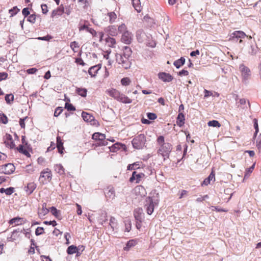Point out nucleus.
Returning <instances> with one entry per match:
<instances>
[{"label":"nucleus","mask_w":261,"mask_h":261,"mask_svg":"<svg viewBox=\"0 0 261 261\" xmlns=\"http://www.w3.org/2000/svg\"><path fill=\"white\" fill-rule=\"evenodd\" d=\"M82 116L84 121L87 122H91L94 119L93 116L85 112H82Z\"/></svg>","instance_id":"b1692460"},{"label":"nucleus","mask_w":261,"mask_h":261,"mask_svg":"<svg viewBox=\"0 0 261 261\" xmlns=\"http://www.w3.org/2000/svg\"><path fill=\"white\" fill-rule=\"evenodd\" d=\"M132 4L135 9L140 12L141 11V6L140 0H132Z\"/></svg>","instance_id":"393cba45"},{"label":"nucleus","mask_w":261,"mask_h":261,"mask_svg":"<svg viewBox=\"0 0 261 261\" xmlns=\"http://www.w3.org/2000/svg\"><path fill=\"white\" fill-rule=\"evenodd\" d=\"M76 93L82 97H86L87 95V90L85 88H77L76 90Z\"/></svg>","instance_id":"473e14b6"},{"label":"nucleus","mask_w":261,"mask_h":261,"mask_svg":"<svg viewBox=\"0 0 261 261\" xmlns=\"http://www.w3.org/2000/svg\"><path fill=\"white\" fill-rule=\"evenodd\" d=\"M207 124L209 126H213V127H220V124L217 120H212L210 121Z\"/></svg>","instance_id":"ea45409f"},{"label":"nucleus","mask_w":261,"mask_h":261,"mask_svg":"<svg viewBox=\"0 0 261 261\" xmlns=\"http://www.w3.org/2000/svg\"><path fill=\"white\" fill-rule=\"evenodd\" d=\"M19 11V9L16 6L14 7L12 9L9 10V12L11 16H13Z\"/></svg>","instance_id":"37998d69"},{"label":"nucleus","mask_w":261,"mask_h":261,"mask_svg":"<svg viewBox=\"0 0 261 261\" xmlns=\"http://www.w3.org/2000/svg\"><path fill=\"white\" fill-rule=\"evenodd\" d=\"M254 167L255 164H253L250 167L246 169L244 175V178H248L250 176V174L252 172Z\"/></svg>","instance_id":"72a5a7b5"},{"label":"nucleus","mask_w":261,"mask_h":261,"mask_svg":"<svg viewBox=\"0 0 261 261\" xmlns=\"http://www.w3.org/2000/svg\"><path fill=\"white\" fill-rule=\"evenodd\" d=\"M215 173H214V172L212 171V172L211 173V174L209 175V176L203 180L201 185L202 186H207L208 184H210L211 181H212V180L215 181Z\"/></svg>","instance_id":"dca6fc26"},{"label":"nucleus","mask_w":261,"mask_h":261,"mask_svg":"<svg viewBox=\"0 0 261 261\" xmlns=\"http://www.w3.org/2000/svg\"><path fill=\"white\" fill-rule=\"evenodd\" d=\"M118 101L124 103H130L132 102V99L123 94H121Z\"/></svg>","instance_id":"c85d7f7f"},{"label":"nucleus","mask_w":261,"mask_h":261,"mask_svg":"<svg viewBox=\"0 0 261 261\" xmlns=\"http://www.w3.org/2000/svg\"><path fill=\"white\" fill-rule=\"evenodd\" d=\"M105 31L112 36H116L118 35V30L115 25H110L106 28Z\"/></svg>","instance_id":"4468645a"},{"label":"nucleus","mask_w":261,"mask_h":261,"mask_svg":"<svg viewBox=\"0 0 261 261\" xmlns=\"http://www.w3.org/2000/svg\"><path fill=\"white\" fill-rule=\"evenodd\" d=\"M146 141L145 135L144 134H140L133 139L132 144L135 148L140 149L144 146Z\"/></svg>","instance_id":"f03ea898"},{"label":"nucleus","mask_w":261,"mask_h":261,"mask_svg":"<svg viewBox=\"0 0 261 261\" xmlns=\"http://www.w3.org/2000/svg\"><path fill=\"white\" fill-rule=\"evenodd\" d=\"M137 38L139 42H142L145 41L146 39L148 40V42H146V44L147 45L151 46L152 47H154L155 46V43L153 41L150 42L149 39L151 38V35H146L145 33H144L142 30H139L137 32Z\"/></svg>","instance_id":"39448f33"},{"label":"nucleus","mask_w":261,"mask_h":261,"mask_svg":"<svg viewBox=\"0 0 261 261\" xmlns=\"http://www.w3.org/2000/svg\"><path fill=\"white\" fill-rule=\"evenodd\" d=\"M251 50L249 51V53L251 55H255L257 51V48H255L252 46H250Z\"/></svg>","instance_id":"e2e57ef3"},{"label":"nucleus","mask_w":261,"mask_h":261,"mask_svg":"<svg viewBox=\"0 0 261 261\" xmlns=\"http://www.w3.org/2000/svg\"><path fill=\"white\" fill-rule=\"evenodd\" d=\"M108 16L109 17V22L111 23H113L117 18V15L114 12L108 13Z\"/></svg>","instance_id":"7c9ffc66"},{"label":"nucleus","mask_w":261,"mask_h":261,"mask_svg":"<svg viewBox=\"0 0 261 261\" xmlns=\"http://www.w3.org/2000/svg\"><path fill=\"white\" fill-rule=\"evenodd\" d=\"M139 167H139V163L136 162V163H134L133 164L128 165V166H127V170H135L136 169L139 168Z\"/></svg>","instance_id":"a19ab883"},{"label":"nucleus","mask_w":261,"mask_h":261,"mask_svg":"<svg viewBox=\"0 0 261 261\" xmlns=\"http://www.w3.org/2000/svg\"><path fill=\"white\" fill-rule=\"evenodd\" d=\"M106 93L110 96L113 97L114 99L118 101L119 100L122 94L118 90L113 88L107 90L106 91Z\"/></svg>","instance_id":"9b49d317"},{"label":"nucleus","mask_w":261,"mask_h":261,"mask_svg":"<svg viewBox=\"0 0 261 261\" xmlns=\"http://www.w3.org/2000/svg\"><path fill=\"white\" fill-rule=\"evenodd\" d=\"M135 241L134 240H130V241H129L127 244H126V246L125 247V249L126 250V248H130L133 246H134L135 245Z\"/></svg>","instance_id":"052dcab7"},{"label":"nucleus","mask_w":261,"mask_h":261,"mask_svg":"<svg viewBox=\"0 0 261 261\" xmlns=\"http://www.w3.org/2000/svg\"><path fill=\"white\" fill-rule=\"evenodd\" d=\"M15 168L11 163L6 164L3 165L0 169V172L5 174H11L15 171Z\"/></svg>","instance_id":"1a4fd4ad"},{"label":"nucleus","mask_w":261,"mask_h":261,"mask_svg":"<svg viewBox=\"0 0 261 261\" xmlns=\"http://www.w3.org/2000/svg\"><path fill=\"white\" fill-rule=\"evenodd\" d=\"M65 108L68 111H74L75 110V107L71 103H66Z\"/></svg>","instance_id":"8fccbe9b"},{"label":"nucleus","mask_w":261,"mask_h":261,"mask_svg":"<svg viewBox=\"0 0 261 261\" xmlns=\"http://www.w3.org/2000/svg\"><path fill=\"white\" fill-rule=\"evenodd\" d=\"M143 214V210L141 208H138L134 211V217L135 219L141 222L142 218V214Z\"/></svg>","instance_id":"a211bd4d"},{"label":"nucleus","mask_w":261,"mask_h":261,"mask_svg":"<svg viewBox=\"0 0 261 261\" xmlns=\"http://www.w3.org/2000/svg\"><path fill=\"white\" fill-rule=\"evenodd\" d=\"M158 200H155L152 197H148L146 198L145 207L148 215H150L152 214L154 207L158 205Z\"/></svg>","instance_id":"7ed1b4c3"},{"label":"nucleus","mask_w":261,"mask_h":261,"mask_svg":"<svg viewBox=\"0 0 261 261\" xmlns=\"http://www.w3.org/2000/svg\"><path fill=\"white\" fill-rule=\"evenodd\" d=\"M36 184L34 182H30L25 187V190L28 194H31L36 189Z\"/></svg>","instance_id":"aec40b11"},{"label":"nucleus","mask_w":261,"mask_h":261,"mask_svg":"<svg viewBox=\"0 0 261 261\" xmlns=\"http://www.w3.org/2000/svg\"><path fill=\"white\" fill-rule=\"evenodd\" d=\"M50 212L57 218H59L60 215V211H58L55 207L52 206L50 208Z\"/></svg>","instance_id":"f704fd0d"},{"label":"nucleus","mask_w":261,"mask_h":261,"mask_svg":"<svg viewBox=\"0 0 261 261\" xmlns=\"http://www.w3.org/2000/svg\"><path fill=\"white\" fill-rule=\"evenodd\" d=\"M70 46L73 50H74V48L79 47L78 43L75 41L71 42Z\"/></svg>","instance_id":"338daca9"},{"label":"nucleus","mask_w":261,"mask_h":261,"mask_svg":"<svg viewBox=\"0 0 261 261\" xmlns=\"http://www.w3.org/2000/svg\"><path fill=\"white\" fill-rule=\"evenodd\" d=\"M253 123H254V127L255 129V133L254 134V137H255L259 131L257 120L255 118L253 119Z\"/></svg>","instance_id":"c03bdc74"},{"label":"nucleus","mask_w":261,"mask_h":261,"mask_svg":"<svg viewBox=\"0 0 261 261\" xmlns=\"http://www.w3.org/2000/svg\"><path fill=\"white\" fill-rule=\"evenodd\" d=\"M51 172L50 170L47 168L45 171H42L40 173L39 180L40 183L45 184L47 181H49L51 179Z\"/></svg>","instance_id":"0eeeda50"},{"label":"nucleus","mask_w":261,"mask_h":261,"mask_svg":"<svg viewBox=\"0 0 261 261\" xmlns=\"http://www.w3.org/2000/svg\"><path fill=\"white\" fill-rule=\"evenodd\" d=\"M236 104L238 107H240L243 109H247L248 106L250 107L249 102L245 98L240 99Z\"/></svg>","instance_id":"2eb2a0df"},{"label":"nucleus","mask_w":261,"mask_h":261,"mask_svg":"<svg viewBox=\"0 0 261 261\" xmlns=\"http://www.w3.org/2000/svg\"><path fill=\"white\" fill-rule=\"evenodd\" d=\"M17 150L20 152L22 153L25 155H27L29 154L28 151L24 149L23 145H19V146L17 148Z\"/></svg>","instance_id":"79ce46f5"},{"label":"nucleus","mask_w":261,"mask_h":261,"mask_svg":"<svg viewBox=\"0 0 261 261\" xmlns=\"http://www.w3.org/2000/svg\"><path fill=\"white\" fill-rule=\"evenodd\" d=\"M131 80L129 77H123L121 80V84L124 86H127L130 85Z\"/></svg>","instance_id":"c9c22d12"},{"label":"nucleus","mask_w":261,"mask_h":261,"mask_svg":"<svg viewBox=\"0 0 261 261\" xmlns=\"http://www.w3.org/2000/svg\"><path fill=\"white\" fill-rule=\"evenodd\" d=\"M52 38V36L48 35L44 37H39L37 38V39L40 40L49 41Z\"/></svg>","instance_id":"3c124183"},{"label":"nucleus","mask_w":261,"mask_h":261,"mask_svg":"<svg viewBox=\"0 0 261 261\" xmlns=\"http://www.w3.org/2000/svg\"><path fill=\"white\" fill-rule=\"evenodd\" d=\"M19 231H17V230H14L13 232H12V233L11 234V236L10 237H8L7 238V240L8 241H14V240H16V237H13L14 235L15 234V233H17V232H18Z\"/></svg>","instance_id":"5fc2aeb1"},{"label":"nucleus","mask_w":261,"mask_h":261,"mask_svg":"<svg viewBox=\"0 0 261 261\" xmlns=\"http://www.w3.org/2000/svg\"><path fill=\"white\" fill-rule=\"evenodd\" d=\"M0 121L4 124H7L8 122V118L4 114H0Z\"/></svg>","instance_id":"09e8293b"},{"label":"nucleus","mask_w":261,"mask_h":261,"mask_svg":"<svg viewBox=\"0 0 261 261\" xmlns=\"http://www.w3.org/2000/svg\"><path fill=\"white\" fill-rule=\"evenodd\" d=\"M77 251V248L74 245L69 246L67 250V252L68 254H73Z\"/></svg>","instance_id":"2f4dec72"},{"label":"nucleus","mask_w":261,"mask_h":261,"mask_svg":"<svg viewBox=\"0 0 261 261\" xmlns=\"http://www.w3.org/2000/svg\"><path fill=\"white\" fill-rule=\"evenodd\" d=\"M185 116L182 113H179L177 117L176 123L179 126H181L184 124Z\"/></svg>","instance_id":"5701e85b"},{"label":"nucleus","mask_w":261,"mask_h":261,"mask_svg":"<svg viewBox=\"0 0 261 261\" xmlns=\"http://www.w3.org/2000/svg\"><path fill=\"white\" fill-rule=\"evenodd\" d=\"M106 41L108 45L111 47H115L116 45V40L114 38L109 37L106 38Z\"/></svg>","instance_id":"bb28decb"},{"label":"nucleus","mask_w":261,"mask_h":261,"mask_svg":"<svg viewBox=\"0 0 261 261\" xmlns=\"http://www.w3.org/2000/svg\"><path fill=\"white\" fill-rule=\"evenodd\" d=\"M49 212L48 208H46V203H43L42 204V207L38 211V215L40 218L43 217L46 215Z\"/></svg>","instance_id":"6ab92c4d"},{"label":"nucleus","mask_w":261,"mask_h":261,"mask_svg":"<svg viewBox=\"0 0 261 261\" xmlns=\"http://www.w3.org/2000/svg\"><path fill=\"white\" fill-rule=\"evenodd\" d=\"M109 224L112 229L114 230L117 225L116 219L113 217H111Z\"/></svg>","instance_id":"e433bc0d"},{"label":"nucleus","mask_w":261,"mask_h":261,"mask_svg":"<svg viewBox=\"0 0 261 261\" xmlns=\"http://www.w3.org/2000/svg\"><path fill=\"white\" fill-rule=\"evenodd\" d=\"M57 147H64L63 143L62 142L61 138L59 136L57 137Z\"/></svg>","instance_id":"864d4df0"},{"label":"nucleus","mask_w":261,"mask_h":261,"mask_svg":"<svg viewBox=\"0 0 261 261\" xmlns=\"http://www.w3.org/2000/svg\"><path fill=\"white\" fill-rule=\"evenodd\" d=\"M100 69V65L93 66L90 67L88 70L89 74L92 76L94 77L96 76L98 71Z\"/></svg>","instance_id":"f3484780"},{"label":"nucleus","mask_w":261,"mask_h":261,"mask_svg":"<svg viewBox=\"0 0 261 261\" xmlns=\"http://www.w3.org/2000/svg\"><path fill=\"white\" fill-rule=\"evenodd\" d=\"M21 218L19 217L14 218L9 221L10 224H15V225H19L21 224Z\"/></svg>","instance_id":"4c0bfd02"},{"label":"nucleus","mask_w":261,"mask_h":261,"mask_svg":"<svg viewBox=\"0 0 261 261\" xmlns=\"http://www.w3.org/2000/svg\"><path fill=\"white\" fill-rule=\"evenodd\" d=\"M147 116L149 119L152 120H154L157 118L156 114L153 113H148L147 114Z\"/></svg>","instance_id":"6e6d98bb"},{"label":"nucleus","mask_w":261,"mask_h":261,"mask_svg":"<svg viewBox=\"0 0 261 261\" xmlns=\"http://www.w3.org/2000/svg\"><path fill=\"white\" fill-rule=\"evenodd\" d=\"M247 35L241 31H237L233 32L230 36L229 40L233 42H237L240 39L245 38Z\"/></svg>","instance_id":"6e6552de"},{"label":"nucleus","mask_w":261,"mask_h":261,"mask_svg":"<svg viewBox=\"0 0 261 261\" xmlns=\"http://www.w3.org/2000/svg\"><path fill=\"white\" fill-rule=\"evenodd\" d=\"M185 62V59L184 57H181L179 59L175 61L173 64L177 68H179L184 64Z\"/></svg>","instance_id":"cd10ccee"},{"label":"nucleus","mask_w":261,"mask_h":261,"mask_svg":"<svg viewBox=\"0 0 261 261\" xmlns=\"http://www.w3.org/2000/svg\"><path fill=\"white\" fill-rule=\"evenodd\" d=\"M239 70L241 73L242 76V81L246 82L251 75V71L249 68L246 66L244 64H241L239 66Z\"/></svg>","instance_id":"423d86ee"},{"label":"nucleus","mask_w":261,"mask_h":261,"mask_svg":"<svg viewBox=\"0 0 261 261\" xmlns=\"http://www.w3.org/2000/svg\"><path fill=\"white\" fill-rule=\"evenodd\" d=\"M64 13V8L62 6H60L56 11L53 12V14L61 15Z\"/></svg>","instance_id":"a18cd8bd"},{"label":"nucleus","mask_w":261,"mask_h":261,"mask_svg":"<svg viewBox=\"0 0 261 261\" xmlns=\"http://www.w3.org/2000/svg\"><path fill=\"white\" fill-rule=\"evenodd\" d=\"M125 231L129 232L131 229V223L130 221H128L125 223Z\"/></svg>","instance_id":"4d7b16f0"},{"label":"nucleus","mask_w":261,"mask_h":261,"mask_svg":"<svg viewBox=\"0 0 261 261\" xmlns=\"http://www.w3.org/2000/svg\"><path fill=\"white\" fill-rule=\"evenodd\" d=\"M43 232H44V229L42 227H38L36 228V231H35V234L37 236L42 234L43 233Z\"/></svg>","instance_id":"603ef678"},{"label":"nucleus","mask_w":261,"mask_h":261,"mask_svg":"<svg viewBox=\"0 0 261 261\" xmlns=\"http://www.w3.org/2000/svg\"><path fill=\"white\" fill-rule=\"evenodd\" d=\"M14 99V96L10 94H7L5 96V100L6 101L7 103H10L11 101H12Z\"/></svg>","instance_id":"49530a36"},{"label":"nucleus","mask_w":261,"mask_h":261,"mask_svg":"<svg viewBox=\"0 0 261 261\" xmlns=\"http://www.w3.org/2000/svg\"><path fill=\"white\" fill-rule=\"evenodd\" d=\"M158 77L164 82H171L173 79L172 76L170 74L166 72L159 73L158 74Z\"/></svg>","instance_id":"ddd939ff"},{"label":"nucleus","mask_w":261,"mask_h":261,"mask_svg":"<svg viewBox=\"0 0 261 261\" xmlns=\"http://www.w3.org/2000/svg\"><path fill=\"white\" fill-rule=\"evenodd\" d=\"M172 150L171 145L169 143H163L159 148L158 153L161 155L164 159L168 158Z\"/></svg>","instance_id":"20e7f679"},{"label":"nucleus","mask_w":261,"mask_h":261,"mask_svg":"<svg viewBox=\"0 0 261 261\" xmlns=\"http://www.w3.org/2000/svg\"><path fill=\"white\" fill-rule=\"evenodd\" d=\"M144 176V174L143 173H137L136 171V182L138 183L141 180V179Z\"/></svg>","instance_id":"de8ad7c7"},{"label":"nucleus","mask_w":261,"mask_h":261,"mask_svg":"<svg viewBox=\"0 0 261 261\" xmlns=\"http://www.w3.org/2000/svg\"><path fill=\"white\" fill-rule=\"evenodd\" d=\"M63 111V109H62L61 107H58L57 108L55 111V113H54V116L55 117H58V116L60 115V114L61 113V112H62Z\"/></svg>","instance_id":"13d9d810"},{"label":"nucleus","mask_w":261,"mask_h":261,"mask_svg":"<svg viewBox=\"0 0 261 261\" xmlns=\"http://www.w3.org/2000/svg\"><path fill=\"white\" fill-rule=\"evenodd\" d=\"M117 30H118V33H122V34L123 33H125V31H127V28H126V25H125V24H124V23H122L121 25H120L118 27Z\"/></svg>","instance_id":"58836bf2"},{"label":"nucleus","mask_w":261,"mask_h":261,"mask_svg":"<svg viewBox=\"0 0 261 261\" xmlns=\"http://www.w3.org/2000/svg\"><path fill=\"white\" fill-rule=\"evenodd\" d=\"M135 191L136 194H139L141 196H144L146 194L145 190L142 186H139L135 188Z\"/></svg>","instance_id":"4be33fe9"},{"label":"nucleus","mask_w":261,"mask_h":261,"mask_svg":"<svg viewBox=\"0 0 261 261\" xmlns=\"http://www.w3.org/2000/svg\"><path fill=\"white\" fill-rule=\"evenodd\" d=\"M121 40L122 42L125 43L126 44H128L130 43L131 41L132 40V33L129 32L125 31V33H123L122 35Z\"/></svg>","instance_id":"f8f14e48"},{"label":"nucleus","mask_w":261,"mask_h":261,"mask_svg":"<svg viewBox=\"0 0 261 261\" xmlns=\"http://www.w3.org/2000/svg\"><path fill=\"white\" fill-rule=\"evenodd\" d=\"M41 258L42 261H53L49 256L41 255Z\"/></svg>","instance_id":"774afa93"},{"label":"nucleus","mask_w":261,"mask_h":261,"mask_svg":"<svg viewBox=\"0 0 261 261\" xmlns=\"http://www.w3.org/2000/svg\"><path fill=\"white\" fill-rule=\"evenodd\" d=\"M106 196L109 199H113L115 197V191L113 188H110L106 192Z\"/></svg>","instance_id":"a878e982"},{"label":"nucleus","mask_w":261,"mask_h":261,"mask_svg":"<svg viewBox=\"0 0 261 261\" xmlns=\"http://www.w3.org/2000/svg\"><path fill=\"white\" fill-rule=\"evenodd\" d=\"M92 139L100 142L106 139V135L100 133H95L92 135Z\"/></svg>","instance_id":"412c9836"},{"label":"nucleus","mask_w":261,"mask_h":261,"mask_svg":"<svg viewBox=\"0 0 261 261\" xmlns=\"http://www.w3.org/2000/svg\"><path fill=\"white\" fill-rule=\"evenodd\" d=\"M14 192V188H8L5 189V193L7 195H10L12 194Z\"/></svg>","instance_id":"bf43d9fd"},{"label":"nucleus","mask_w":261,"mask_h":261,"mask_svg":"<svg viewBox=\"0 0 261 261\" xmlns=\"http://www.w3.org/2000/svg\"><path fill=\"white\" fill-rule=\"evenodd\" d=\"M158 143L161 146L163 143H165L164 142V137L162 136H160L158 137L157 139Z\"/></svg>","instance_id":"0e129e2a"},{"label":"nucleus","mask_w":261,"mask_h":261,"mask_svg":"<svg viewBox=\"0 0 261 261\" xmlns=\"http://www.w3.org/2000/svg\"><path fill=\"white\" fill-rule=\"evenodd\" d=\"M4 143L7 147L10 149L14 148L15 147V144L13 140L12 137L10 134H7L5 136Z\"/></svg>","instance_id":"9d476101"},{"label":"nucleus","mask_w":261,"mask_h":261,"mask_svg":"<svg viewBox=\"0 0 261 261\" xmlns=\"http://www.w3.org/2000/svg\"><path fill=\"white\" fill-rule=\"evenodd\" d=\"M55 170L60 175L64 174L65 173L64 168L61 164H57L55 166Z\"/></svg>","instance_id":"c756f323"},{"label":"nucleus","mask_w":261,"mask_h":261,"mask_svg":"<svg viewBox=\"0 0 261 261\" xmlns=\"http://www.w3.org/2000/svg\"><path fill=\"white\" fill-rule=\"evenodd\" d=\"M132 53V51L130 47L125 46L123 48V54H116V62L124 68L126 69L129 68L131 66V62L129 58Z\"/></svg>","instance_id":"f257e3e1"},{"label":"nucleus","mask_w":261,"mask_h":261,"mask_svg":"<svg viewBox=\"0 0 261 261\" xmlns=\"http://www.w3.org/2000/svg\"><path fill=\"white\" fill-rule=\"evenodd\" d=\"M22 14L24 16V17L28 16L30 14V11L29 10V8H25L22 11Z\"/></svg>","instance_id":"69168bd1"},{"label":"nucleus","mask_w":261,"mask_h":261,"mask_svg":"<svg viewBox=\"0 0 261 261\" xmlns=\"http://www.w3.org/2000/svg\"><path fill=\"white\" fill-rule=\"evenodd\" d=\"M36 20V15L32 14L30 15L28 18V20L31 23H35Z\"/></svg>","instance_id":"680f3d73"}]
</instances>
